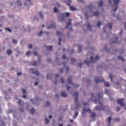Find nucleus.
<instances>
[{
	"label": "nucleus",
	"instance_id": "f257e3e1",
	"mask_svg": "<svg viewBox=\"0 0 126 126\" xmlns=\"http://www.w3.org/2000/svg\"><path fill=\"white\" fill-rule=\"evenodd\" d=\"M101 99H103V93H100V94H98V99L95 98L94 100V103L97 104V103H98L99 105H100V107L96 106H95V110H97L98 111H101V110H103V105H102V103L101 101H100V100Z\"/></svg>",
	"mask_w": 126,
	"mask_h": 126
},
{
	"label": "nucleus",
	"instance_id": "f03ea898",
	"mask_svg": "<svg viewBox=\"0 0 126 126\" xmlns=\"http://www.w3.org/2000/svg\"><path fill=\"white\" fill-rule=\"evenodd\" d=\"M100 59V57L99 56H96L94 59H93V57H91L90 59V61H88L87 59L84 62V63H86V64H87V65L89 66L90 63H95L96 61L99 60Z\"/></svg>",
	"mask_w": 126,
	"mask_h": 126
},
{
	"label": "nucleus",
	"instance_id": "7ed1b4c3",
	"mask_svg": "<svg viewBox=\"0 0 126 126\" xmlns=\"http://www.w3.org/2000/svg\"><path fill=\"white\" fill-rule=\"evenodd\" d=\"M69 12H65L63 13L62 14H60V16L58 15V19L59 21H64L65 19H66V17H68L69 16Z\"/></svg>",
	"mask_w": 126,
	"mask_h": 126
},
{
	"label": "nucleus",
	"instance_id": "20e7f679",
	"mask_svg": "<svg viewBox=\"0 0 126 126\" xmlns=\"http://www.w3.org/2000/svg\"><path fill=\"white\" fill-rule=\"evenodd\" d=\"M120 0H113L114 4L111 5V9L112 11H117V9H118V4L119 2H120Z\"/></svg>",
	"mask_w": 126,
	"mask_h": 126
},
{
	"label": "nucleus",
	"instance_id": "39448f33",
	"mask_svg": "<svg viewBox=\"0 0 126 126\" xmlns=\"http://www.w3.org/2000/svg\"><path fill=\"white\" fill-rule=\"evenodd\" d=\"M83 104L84 105V107L83 108V112H82V115H84V114L87 113V112H89L90 114H91V110L90 109V108H89L87 110L86 107H85L86 106H87V107H88V103L84 102L83 103Z\"/></svg>",
	"mask_w": 126,
	"mask_h": 126
},
{
	"label": "nucleus",
	"instance_id": "423d86ee",
	"mask_svg": "<svg viewBox=\"0 0 126 126\" xmlns=\"http://www.w3.org/2000/svg\"><path fill=\"white\" fill-rule=\"evenodd\" d=\"M18 104L19 105V109L20 112H24V109H23V106L24 105V102L21 99H19Z\"/></svg>",
	"mask_w": 126,
	"mask_h": 126
},
{
	"label": "nucleus",
	"instance_id": "0eeeda50",
	"mask_svg": "<svg viewBox=\"0 0 126 126\" xmlns=\"http://www.w3.org/2000/svg\"><path fill=\"white\" fill-rule=\"evenodd\" d=\"M104 81V80L101 77L100 78L98 77V76L95 77L94 79V82H96V83H98V82H103Z\"/></svg>",
	"mask_w": 126,
	"mask_h": 126
},
{
	"label": "nucleus",
	"instance_id": "6e6552de",
	"mask_svg": "<svg viewBox=\"0 0 126 126\" xmlns=\"http://www.w3.org/2000/svg\"><path fill=\"white\" fill-rule=\"evenodd\" d=\"M57 34L58 35V36L59 37H60L59 38V42H58V45L59 46H61V42H62V38H61V36H63V33L61 32H59V31H57Z\"/></svg>",
	"mask_w": 126,
	"mask_h": 126
},
{
	"label": "nucleus",
	"instance_id": "1a4fd4ad",
	"mask_svg": "<svg viewBox=\"0 0 126 126\" xmlns=\"http://www.w3.org/2000/svg\"><path fill=\"white\" fill-rule=\"evenodd\" d=\"M124 101H125L124 98H120L117 100V103L119 105H121L122 107H124V106H125V103H124Z\"/></svg>",
	"mask_w": 126,
	"mask_h": 126
},
{
	"label": "nucleus",
	"instance_id": "9d476101",
	"mask_svg": "<svg viewBox=\"0 0 126 126\" xmlns=\"http://www.w3.org/2000/svg\"><path fill=\"white\" fill-rule=\"evenodd\" d=\"M68 21L69 22L66 23L65 28L66 29H69V30H71V31H72V29L69 28V25H71V19H69Z\"/></svg>",
	"mask_w": 126,
	"mask_h": 126
},
{
	"label": "nucleus",
	"instance_id": "9b49d317",
	"mask_svg": "<svg viewBox=\"0 0 126 126\" xmlns=\"http://www.w3.org/2000/svg\"><path fill=\"white\" fill-rule=\"evenodd\" d=\"M68 82L69 84H70V85H73V86H74V87H78V86H77V85L74 84L72 83V80H71V78H69L68 79Z\"/></svg>",
	"mask_w": 126,
	"mask_h": 126
},
{
	"label": "nucleus",
	"instance_id": "f8f14e48",
	"mask_svg": "<svg viewBox=\"0 0 126 126\" xmlns=\"http://www.w3.org/2000/svg\"><path fill=\"white\" fill-rule=\"evenodd\" d=\"M31 70H32V74H35L36 76H39V75H40V73H39V72L37 70H35V71H33L34 69H33L32 68H31Z\"/></svg>",
	"mask_w": 126,
	"mask_h": 126
},
{
	"label": "nucleus",
	"instance_id": "ddd939ff",
	"mask_svg": "<svg viewBox=\"0 0 126 126\" xmlns=\"http://www.w3.org/2000/svg\"><path fill=\"white\" fill-rule=\"evenodd\" d=\"M93 9V7H92V6L91 5H89V6H87L86 7V8H85V10H86V9L90 10L91 14H92V12L93 11V10H92Z\"/></svg>",
	"mask_w": 126,
	"mask_h": 126
},
{
	"label": "nucleus",
	"instance_id": "4468645a",
	"mask_svg": "<svg viewBox=\"0 0 126 126\" xmlns=\"http://www.w3.org/2000/svg\"><path fill=\"white\" fill-rule=\"evenodd\" d=\"M56 28V23H53L50 26L47 27V29H53Z\"/></svg>",
	"mask_w": 126,
	"mask_h": 126
},
{
	"label": "nucleus",
	"instance_id": "2eb2a0df",
	"mask_svg": "<svg viewBox=\"0 0 126 126\" xmlns=\"http://www.w3.org/2000/svg\"><path fill=\"white\" fill-rule=\"evenodd\" d=\"M73 96H75V99H74V102L75 103H77L78 100H77V97H78V93L75 92L74 94H73Z\"/></svg>",
	"mask_w": 126,
	"mask_h": 126
},
{
	"label": "nucleus",
	"instance_id": "dca6fc26",
	"mask_svg": "<svg viewBox=\"0 0 126 126\" xmlns=\"http://www.w3.org/2000/svg\"><path fill=\"white\" fill-rule=\"evenodd\" d=\"M32 4V2H31V0H27L24 3V5H31Z\"/></svg>",
	"mask_w": 126,
	"mask_h": 126
},
{
	"label": "nucleus",
	"instance_id": "f3484780",
	"mask_svg": "<svg viewBox=\"0 0 126 126\" xmlns=\"http://www.w3.org/2000/svg\"><path fill=\"white\" fill-rule=\"evenodd\" d=\"M118 40H119V37L117 36L115 38V41L112 42V44H119L120 42L118 41Z\"/></svg>",
	"mask_w": 126,
	"mask_h": 126
},
{
	"label": "nucleus",
	"instance_id": "a211bd4d",
	"mask_svg": "<svg viewBox=\"0 0 126 126\" xmlns=\"http://www.w3.org/2000/svg\"><path fill=\"white\" fill-rule=\"evenodd\" d=\"M65 2L68 6H69L70 3H71V0H65Z\"/></svg>",
	"mask_w": 126,
	"mask_h": 126
},
{
	"label": "nucleus",
	"instance_id": "6ab92c4d",
	"mask_svg": "<svg viewBox=\"0 0 126 126\" xmlns=\"http://www.w3.org/2000/svg\"><path fill=\"white\" fill-rule=\"evenodd\" d=\"M38 14L39 16L40 17V18H41V19H44V14H43V13H42V11L38 12Z\"/></svg>",
	"mask_w": 126,
	"mask_h": 126
},
{
	"label": "nucleus",
	"instance_id": "aec40b11",
	"mask_svg": "<svg viewBox=\"0 0 126 126\" xmlns=\"http://www.w3.org/2000/svg\"><path fill=\"white\" fill-rule=\"evenodd\" d=\"M61 95L62 97H64V98L67 96V94H66V93H65L64 92H62L61 94Z\"/></svg>",
	"mask_w": 126,
	"mask_h": 126
},
{
	"label": "nucleus",
	"instance_id": "412c9836",
	"mask_svg": "<svg viewBox=\"0 0 126 126\" xmlns=\"http://www.w3.org/2000/svg\"><path fill=\"white\" fill-rule=\"evenodd\" d=\"M63 68H64L65 67L66 71L67 72L68 71V70H69V68L68 67V66H65V62H63Z\"/></svg>",
	"mask_w": 126,
	"mask_h": 126
},
{
	"label": "nucleus",
	"instance_id": "4be33fe9",
	"mask_svg": "<svg viewBox=\"0 0 126 126\" xmlns=\"http://www.w3.org/2000/svg\"><path fill=\"white\" fill-rule=\"evenodd\" d=\"M99 12L96 11V12H94L92 16H91V17L92 16H98L99 15Z\"/></svg>",
	"mask_w": 126,
	"mask_h": 126
},
{
	"label": "nucleus",
	"instance_id": "5701e85b",
	"mask_svg": "<svg viewBox=\"0 0 126 126\" xmlns=\"http://www.w3.org/2000/svg\"><path fill=\"white\" fill-rule=\"evenodd\" d=\"M75 63H76V60L74 58H71V63L72 64H75Z\"/></svg>",
	"mask_w": 126,
	"mask_h": 126
},
{
	"label": "nucleus",
	"instance_id": "b1692460",
	"mask_svg": "<svg viewBox=\"0 0 126 126\" xmlns=\"http://www.w3.org/2000/svg\"><path fill=\"white\" fill-rule=\"evenodd\" d=\"M53 76V74L52 73H49L46 75V78L47 79H49L50 78H52V76Z\"/></svg>",
	"mask_w": 126,
	"mask_h": 126
},
{
	"label": "nucleus",
	"instance_id": "393cba45",
	"mask_svg": "<svg viewBox=\"0 0 126 126\" xmlns=\"http://www.w3.org/2000/svg\"><path fill=\"white\" fill-rule=\"evenodd\" d=\"M46 47L47 50H48V51H51L53 49V46H46Z\"/></svg>",
	"mask_w": 126,
	"mask_h": 126
},
{
	"label": "nucleus",
	"instance_id": "a878e982",
	"mask_svg": "<svg viewBox=\"0 0 126 126\" xmlns=\"http://www.w3.org/2000/svg\"><path fill=\"white\" fill-rule=\"evenodd\" d=\"M32 104H35V102H38V98L31 99Z\"/></svg>",
	"mask_w": 126,
	"mask_h": 126
},
{
	"label": "nucleus",
	"instance_id": "bb28decb",
	"mask_svg": "<svg viewBox=\"0 0 126 126\" xmlns=\"http://www.w3.org/2000/svg\"><path fill=\"white\" fill-rule=\"evenodd\" d=\"M112 23H109L108 24H107V26L108 27V28H109V29H110V30H112Z\"/></svg>",
	"mask_w": 126,
	"mask_h": 126
},
{
	"label": "nucleus",
	"instance_id": "cd10ccee",
	"mask_svg": "<svg viewBox=\"0 0 126 126\" xmlns=\"http://www.w3.org/2000/svg\"><path fill=\"white\" fill-rule=\"evenodd\" d=\"M105 94L106 95H108V96H110V95L109 94H110V91L108 89H106L105 91Z\"/></svg>",
	"mask_w": 126,
	"mask_h": 126
},
{
	"label": "nucleus",
	"instance_id": "c85d7f7f",
	"mask_svg": "<svg viewBox=\"0 0 126 126\" xmlns=\"http://www.w3.org/2000/svg\"><path fill=\"white\" fill-rule=\"evenodd\" d=\"M49 123H50V120H49V119H48V118H47V117H46L45 121V125H48V124H49Z\"/></svg>",
	"mask_w": 126,
	"mask_h": 126
},
{
	"label": "nucleus",
	"instance_id": "c756f323",
	"mask_svg": "<svg viewBox=\"0 0 126 126\" xmlns=\"http://www.w3.org/2000/svg\"><path fill=\"white\" fill-rule=\"evenodd\" d=\"M103 1L101 0L98 2V6H103Z\"/></svg>",
	"mask_w": 126,
	"mask_h": 126
},
{
	"label": "nucleus",
	"instance_id": "7c9ffc66",
	"mask_svg": "<svg viewBox=\"0 0 126 126\" xmlns=\"http://www.w3.org/2000/svg\"><path fill=\"white\" fill-rule=\"evenodd\" d=\"M118 60H121L122 62H125V59L122 56H118Z\"/></svg>",
	"mask_w": 126,
	"mask_h": 126
},
{
	"label": "nucleus",
	"instance_id": "2f4dec72",
	"mask_svg": "<svg viewBox=\"0 0 126 126\" xmlns=\"http://www.w3.org/2000/svg\"><path fill=\"white\" fill-rule=\"evenodd\" d=\"M86 82L88 84H91V83H92L90 79H88L86 81Z\"/></svg>",
	"mask_w": 126,
	"mask_h": 126
},
{
	"label": "nucleus",
	"instance_id": "473e14b6",
	"mask_svg": "<svg viewBox=\"0 0 126 126\" xmlns=\"http://www.w3.org/2000/svg\"><path fill=\"white\" fill-rule=\"evenodd\" d=\"M96 117V114L95 113H93L91 114V117L92 119H94Z\"/></svg>",
	"mask_w": 126,
	"mask_h": 126
},
{
	"label": "nucleus",
	"instance_id": "72a5a7b5",
	"mask_svg": "<svg viewBox=\"0 0 126 126\" xmlns=\"http://www.w3.org/2000/svg\"><path fill=\"white\" fill-rule=\"evenodd\" d=\"M84 14L85 15L86 19L87 20L88 19V12L86 11L84 12Z\"/></svg>",
	"mask_w": 126,
	"mask_h": 126
},
{
	"label": "nucleus",
	"instance_id": "f704fd0d",
	"mask_svg": "<svg viewBox=\"0 0 126 126\" xmlns=\"http://www.w3.org/2000/svg\"><path fill=\"white\" fill-rule=\"evenodd\" d=\"M78 53H81V45H78Z\"/></svg>",
	"mask_w": 126,
	"mask_h": 126
},
{
	"label": "nucleus",
	"instance_id": "c9c22d12",
	"mask_svg": "<svg viewBox=\"0 0 126 126\" xmlns=\"http://www.w3.org/2000/svg\"><path fill=\"white\" fill-rule=\"evenodd\" d=\"M104 86L105 87H109V86H110V83L105 82Z\"/></svg>",
	"mask_w": 126,
	"mask_h": 126
},
{
	"label": "nucleus",
	"instance_id": "e433bc0d",
	"mask_svg": "<svg viewBox=\"0 0 126 126\" xmlns=\"http://www.w3.org/2000/svg\"><path fill=\"white\" fill-rule=\"evenodd\" d=\"M78 116V112H76L75 114V115L73 117V119H76Z\"/></svg>",
	"mask_w": 126,
	"mask_h": 126
},
{
	"label": "nucleus",
	"instance_id": "4c0bfd02",
	"mask_svg": "<svg viewBox=\"0 0 126 126\" xmlns=\"http://www.w3.org/2000/svg\"><path fill=\"white\" fill-rule=\"evenodd\" d=\"M70 10H71L72 11H73V10H75L76 8L75 7H74V6H71L70 7Z\"/></svg>",
	"mask_w": 126,
	"mask_h": 126
},
{
	"label": "nucleus",
	"instance_id": "58836bf2",
	"mask_svg": "<svg viewBox=\"0 0 126 126\" xmlns=\"http://www.w3.org/2000/svg\"><path fill=\"white\" fill-rule=\"evenodd\" d=\"M87 28L88 30H89V31L91 30V25L88 24L87 26Z\"/></svg>",
	"mask_w": 126,
	"mask_h": 126
},
{
	"label": "nucleus",
	"instance_id": "ea45409f",
	"mask_svg": "<svg viewBox=\"0 0 126 126\" xmlns=\"http://www.w3.org/2000/svg\"><path fill=\"white\" fill-rule=\"evenodd\" d=\"M31 63H32V65H36L37 64L36 61H32L31 62Z\"/></svg>",
	"mask_w": 126,
	"mask_h": 126
},
{
	"label": "nucleus",
	"instance_id": "a19ab883",
	"mask_svg": "<svg viewBox=\"0 0 126 126\" xmlns=\"http://www.w3.org/2000/svg\"><path fill=\"white\" fill-rule=\"evenodd\" d=\"M30 113H31V114H33L34 113H35V109L34 108L30 110Z\"/></svg>",
	"mask_w": 126,
	"mask_h": 126
},
{
	"label": "nucleus",
	"instance_id": "79ce46f5",
	"mask_svg": "<svg viewBox=\"0 0 126 126\" xmlns=\"http://www.w3.org/2000/svg\"><path fill=\"white\" fill-rule=\"evenodd\" d=\"M109 78L111 80V82H112V81L113 80V78H114V77L112 76V74H109Z\"/></svg>",
	"mask_w": 126,
	"mask_h": 126
},
{
	"label": "nucleus",
	"instance_id": "37998d69",
	"mask_svg": "<svg viewBox=\"0 0 126 126\" xmlns=\"http://www.w3.org/2000/svg\"><path fill=\"white\" fill-rule=\"evenodd\" d=\"M31 53H32L31 51H29L26 52V56H30V55H31Z\"/></svg>",
	"mask_w": 126,
	"mask_h": 126
},
{
	"label": "nucleus",
	"instance_id": "c03bdc74",
	"mask_svg": "<svg viewBox=\"0 0 126 126\" xmlns=\"http://www.w3.org/2000/svg\"><path fill=\"white\" fill-rule=\"evenodd\" d=\"M97 26L98 27V28H100V26H101V22L98 21L97 23Z\"/></svg>",
	"mask_w": 126,
	"mask_h": 126
},
{
	"label": "nucleus",
	"instance_id": "a18cd8bd",
	"mask_svg": "<svg viewBox=\"0 0 126 126\" xmlns=\"http://www.w3.org/2000/svg\"><path fill=\"white\" fill-rule=\"evenodd\" d=\"M43 34V31H41L39 32H38V36L39 37H41V36H42V34Z\"/></svg>",
	"mask_w": 126,
	"mask_h": 126
},
{
	"label": "nucleus",
	"instance_id": "49530a36",
	"mask_svg": "<svg viewBox=\"0 0 126 126\" xmlns=\"http://www.w3.org/2000/svg\"><path fill=\"white\" fill-rule=\"evenodd\" d=\"M7 54L8 55H11V50H7Z\"/></svg>",
	"mask_w": 126,
	"mask_h": 126
},
{
	"label": "nucleus",
	"instance_id": "de8ad7c7",
	"mask_svg": "<svg viewBox=\"0 0 126 126\" xmlns=\"http://www.w3.org/2000/svg\"><path fill=\"white\" fill-rule=\"evenodd\" d=\"M77 64L78 66L81 67V66H82V64H83V63H82L81 62H80L79 63H77Z\"/></svg>",
	"mask_w": 126,
	"mask_h": 126
},
{
	"label": "nucleus",
	"instance_id": "09e8293b",
	"mask_svg": "<svg viewBox=\"0 0 126 126\" xmlns=\"http://www.w3.org/2000/svg\"><path fill=\"white\" fill-rule=\"evenodd\" d=\"M54 12L55 13H57L58 12V8H57L56 7L54 8Z\"/></svg>",
	"mask_w": 126,
	"mask_h": 126
},
{
	"label": "nucleus",
	"instance_id": "8fccbe9b",
	"mask_svg": "<svg viewBox=\"0 0 126 126\" xmlns=\"http://www.w3.org/2000/svg\"><path fill=\"white\" fill-rule=\"evenodd\" d=\"M51 105V103H50V102H49V101H46V106L47 107H49V106H50Z\"/></svg>",
	"mask_w": 126,
	"mask_h": 126
},
{
	"label": "nucleus",
	"instance_id": "3c124183",
	"mask_svg": "<svg viewBox=\"0 0 126 126\" xmlns=\"http://www.w3.org/2000/svg\"><path fill=\"white\" fill-rule=\"evenodd\" d=\"M77 1L80 3H84V1H83V0H77Z\"/></svg>",
	"mask_w": 126,
	"mask_h": 126
},
{
	"label": "nucleus",
	"instance_id": "603ef678",
	"mask_svg": "<svg viewBox=\"0 0 126 126\" xmlns=\"http://www.w3.org/2000/svg\"><path fill=\"white\" fill-rule=\"evenodd\" d=\"M5 30L8 31V32H9L10 33H11V30H10V29H9V28H6Z\"/></svg>",
	"mask_w": 126,
	"mask_h": 126
},
{
	"label": "nucleus",
	"instance_id": "864d4df0",
	"mask_svg": "<svg viewBox=\"0 0 126 126\" xmlns=\"http://www.w3.org/2000/svg\"><path fill=\"white\" fill-rule=\"evenodd\" d=\"M66 58V55H63V56H62L63 60H65Z\"/></svg>",
	"mask_w": 126,
	"mask_h": 126
},
{
	"label": "nucleus",
	"instance_id": "5fc2aeb1",
	"mask_svg": "<svg viewBox=\"0 0 126 126\" xmlns=\"http://www.w3.org/2000/svg\"><path fill=\"white\" fill-rule=\"evenodd\" d=\"M107 1L109 2V4L111 5L112 1H113V0H107Z\"/></svg>",
	"mask_w": 126,
	"mask_h": 126
},
{
	"label": "nucleus",
	"instance_id": "6e6d98bb",
	"mask_svg": "<svg viewBox=\"0 0 126 126\" xmlns=\"http://www.w3.org/2000/svg\"><path fill=\"white\" fill-rule=\"evenodd\" d=\"M13 43L14 44H17L18 41H17V40H15V39H13Z\"/></svg>",
	"mask_w": 126,
	"mask_h": 126
},
{
	"label": "nucleus",
	"instance_id": "4d7b16f0",
	"mask_svg": "<svg viewBox=\"0 0 126 126\" xmlns=\"http://www.w3.org/2000/svg\"><path fill=\"white\" fill-rule=\"evenodd\" d=\"M22 91L23 92V94H25L26 93V90L25 89H22Z\"/></svg>",
	"mask_w": 126,
	"mask_h": 126
},
{
	"label": "nucleus",
	"instance_id": "13d9d810",
	"mask_svg": "<svg viewBox=\"0 0 126 126\" xmlns=\"http://www.w3.org/2000/svg\"><path fill=\"white\" fill-rule=\"evenodd\" d=\"M61 83H63V82H64V80H63V78L62 77L61 78Z\"/></svg>",
	"mask_w": 126,
	"mask_h": 126
},
{
	"label": "nucleus",
	"instance_id": "bf43d9fd",
	"mask_svg": "<svg viewBox=\"0 0 126 126\" xmlns=\"http://www.w3.org/2000/svg\"><path fill=\"white\" fill-rule=\"evenodd\" d=\"M33 55L34 56H37L38 55V52H37L36 51L33 52Z\"/></svg>",
	"mask_w": 126,
	"mask_h": 126
},
{
	"label": "nucleus",
	"instance_id": "052dcab7",
	"mask_svg": "<svg viewBox=\"0 0 126 126\" xmlns=\"http://www.w3.org/2000/svg\"><path fill=\"white\" fill-rule=\"evenodd\" d=\"M32 47H33L32 44H30L28 46L29 49H32Z\"/></svg>",
	"mask_w": 126,
	"mask_h": 126
},
{
	"label": "nucleus",
	"instance_id": "680f3d73",
	"mask_svg": "<svg viewBox=\"0 0 126 126\" xmlns=\"http://www.w3.org/2000/svg\"><path fill=\"white\" fill-rule=\"evenodd\" d=\"M116 122H120V118H116L114 120Z\"/></svg>",
	"mask_w": 126,
	"mask_h": 126
},
{
	"label": "nucleus",
	"instance_id": "e2e57ef3",
	"mask_svg": "<svg viewBox=\"0 0 126 126\" xmlns=\"http://www.w3.org/2000/svg\"><path fill=\"white\" fill-rule=\"evenodd\" d=\"M17 75H18V76H19L20 75H21V72H19L17 73Z\"/></svg>",
	"mask_w": 126,
	"mask_h": 126
},
{
	"label": "nucleus",
	"instance_id": "0e129e2a",
	"mask_svg": "<svg viewBox=\"0 0 126 126\" xmlns=\"http://www.w3.org/2000/svg\"><path fill=\"white\" fill-rule=\"evenodd\" d=\"M79 107L81 108L80 104H78V105H77V106L76 107V110L78 109Z\"/></svg>",
	"mask_w": 126,
	"mask_h": 126
},
{
	"label": "nucleus",
	"instance_id": "69168bd1",
	"mask_svg": "<svg viewBox=\"0 0 126 126\" xmlns=\"http://www.w3.org/2000/svg\"><path fill=\"white\" fill-rule=\"evenodd\" d=\"M123 33V31H121L120 32H119V36H122V34Z\"/></svg>",
	"mask_w": 126,
	"mask_h": 126
},
{
	"label": "nucleus",
	"instance_id": "338daca9",
	"mask_svg": "<svg viewBox=\"0 0 126 126\" xmlns=\"http://www.w3.org/2000/svg\"><path fill=\"white\" fill-rule=\"evenodd\" d=\"M117 112H119V111H120V110H121V108H120V107H117Z\"/></svg>",
	"mask_w": 126,
	"mask_h": 126
},
{
	"label": "nucleus",
	"instance_id": "774afa93",
	"mask_svg": "<svg viewBox=\"0 0 126 126\" xmlns=\"http://www.w3.org/2000/svg\"><path fill=\"white\" fill-rule=\"evenodd\" d=\"M1 126H4V123H3V122H1Z\"/></svg>",
	"mask_w": 126,
	"mask_h": 126
}]
</instances>
